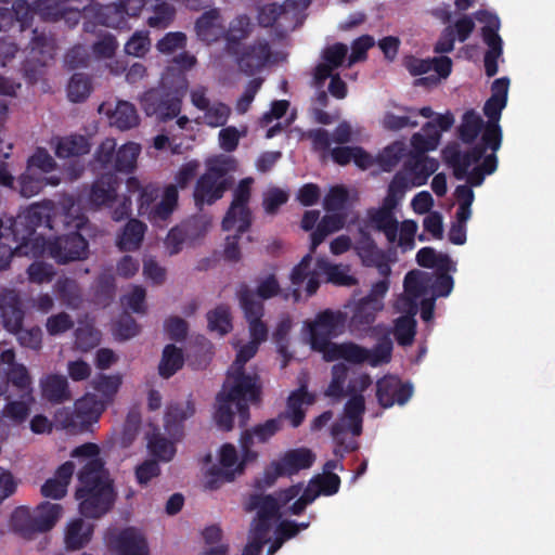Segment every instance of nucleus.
I'll return each mask as SVG.
<instances>
[{"label": "nucleus", "instance_id": "f257e3e1", "mask_svg": "<svg viewBox=\"0 0 555 555\" xmlns=\"http://www.w3.org/2000/svg\"><path fill=\"white\" fill-rule=\"evenodd\" d=\"M283 295L288 298V293H283L275 274L269 273L259 278L256 294L246 291L241 294L240 305L248 322L250 340L248 344L238 345L233 343L236 349V358L229 369L222 390L217 397L215 421L222 430H230L233 427L235 415L242 424L247 420V405L257 400L259 384L255 373H246L244 364L251 359L259 345L268 337V328L261 321L263 305L257 299H270Z\"/></svg>", "mask_w": 555, "mask_h": 555}, {"label": "nucleus", "instance_id": "f03ea898", "mask_svg": "<svg viewBox=\"0 0 555 555\" xmlns=\"http://www.w3.org/2000/svg\"><path fill=\"white\" fill-rule=\"evenodd\" d=\"M51 207L48 204L33 205L17 218L0 219V237L9 241L12 236L18 243L12 247L8 243L0 244V270L8 267L11 257L38 256L49 253L60 262L82 259L87 255V243L81 234L77 233L85 224V217L75 215L77 209L73 205L65 217L67 234L50 242V232L53 228L50 217Z\"/></svg>", "mask_w": 555, "mask_h": 555}, {"label": "nucleus", "instance_id": "7ed1b4c3", "mask_svg": "<svg viewBox=\"0 0 555 555\" xmlns=\"http://www.w3.org/2000/svg\"><path fill=\"white\" fill-rule=\"evenodd\" d=\"M344 323L345 320L340 312L324 311L314 321L305 324L312 349L320 352L325 361L345 360L353 364L367 362L371 366L376 367L391 360L392 343L389 338H385L373 349H366L353 343L330 341V337L343 333Z\"/></svg>", "mask_w": 555, "mask_h": 555}, {"label": "nucleus", "instance_id": "20e7f679", "mask_svg": "<svg viewBox=\"0 0 555 555\" xmlns=\"http://www.w3.org/2000/svg\"><path fill=\"white\" fill-rule=\"evenodd\" d=\"M508 86V79H496L492 83L491 98L486 102L483 107L485 115L488 117V122L486 124L482 140L487 142L491 149L490 154H486V151H482L478 157H474V163H470L468 159L469 157H465L463 162H457V152L454 146L446 147L442 151L443 159L447 164L452 166L454 176L457 179L466 178L474 186L480 185L485 176L494 172L496 169L495 153L500 149L502 141L499 120L501 113L507 103Z\"/></svg>", "mask_w": 555, "mask_h": 555}, {"label": "nucleus", "instance_id": "39448f33", "mask_svg": "<svg viewBox=\"0 0 555 555\" xmlns=\"http://www.w3.org/2000/svg\"><path fill=\"white\" fill-rule=\"evenodd\" d=\"M72 456L82 465L79 474V488L76 499L79 511L86 517H100L105 514L114 500V492L106 470L99 457L96 444L87 443L76 448Z\"/></svg>", "mask_w": 555, "mask_h": 555}, {"label": "nucleus", "instance_id": "423d86ee", "mask_svg": "<svg viewBox=\"0 0 555 555\" xmlns=\"http://www.w3.org/2000/svg\"><path fill=\"white\" fill-rule=\"evenodd\" d=\"M406 190H409V183L402 173H397L388 186L382 206L367 210L363 227L365 230L372 229L382 232L389 244L396 245L402 251L412 250L415 247V236L418 230L416 221L405 219L399 222L393 214V209Z\"/></svg>", "mask_w": 555, "mask_h": 555}, {"label": "nucleus", "instance_id": "0eeeda50", "mask_svg": "<svg viewBox=\"0 0 555 555\" xmlns=\"http://www.w3.org/2000/svg\"><path fill=\"white\" fill-rule=\"evenodd\" d=\"M418 116L429 120L420 132L412 135L411 144L418 153L434 151L439 145L441 132L450 129L454 122V118L450 112L435 114L428 106L418 111L393 106L385 111L379 122L386 130L399 131L404 128L416 127L418 125Z\"/></svg>", "mask_w": 555, "mask_h": 555}, {"label": "nucleus", "instance_id": "6e6552de", "mask_svg": "<svg viewBox=\"0 0 555 555\" xmlns=\"http://www.w3.org/2000/svg\"><path fill=\"white\" fill-rule=\"evenodd\" d=\"M313 254L309 251L292 270L289 278L294 300L300 299L301 292L307 296L313 295L320 286V275H324L326 282L339 286H352L357 283V279L350 274L349 266L331 263L325 258H320L314 268H311Z\"/></svg>", "mask_w": 555, "mask_h": 555}, {"label": "nucleus", "instance_id": "1a4fd4ad", "mask_svg": "<svg viewBox=\"0 0 555 555\" xmlns=\"http://www.w3.org/2000/svg\"><path fill=\"white\" fill-rule=\"evenodd\" d=\"M199 168L197 160H190L183 164L176 173V185L170 184L164 190L160 201L153 207L151 204L156 198V189L152 185L141 186L135 178L128 179V189L131 192H140V206L138 207L141 215H146L149 219L158 223L166 220L167 217L173 211L178 202L177 186L183 189L194 178Z\"/></svg>", "mask_w": 555, "mask_h": 555}, {"label": "nucleus", "instance_id": "9d476101", "mask_svg": "<svg viewBox=\"0 0 555 555\" xmlns=\"http://www.w3.org/2000/svg\"><path fill=\"white\" fill-rule=\"evenodd\" d=\"M339 467L338 461H328L324 466V473L312 478L307 486L294 485L278 493L282 504H289L287 511L292 514H300L307 505L311 504L319 495L335 494L340 485V479L332 470Z\"/></svg>", "mask_w": 555, "mask_h": 555}, {"label": "nucleus", "instance_id": "9b49d317", "mask_svg": "<svg viewBox=\"0 0 555 555\" xmlns=\"http://www.w3.org/2000/svg\"><path fill=\"white\" fill-rule=\"evenodd\" d=\"M246 457L235 446L223 443L214 454L205 457L202 473L206 489L216 490L227 482H232L243 474Z\"/></svg>", "mask_w": 555, "mask_h": 555}, {"label": "nucleus", "instance_id": "f8f14e48", "mask_svg": "<svg viewBox=\"0 0 555 555\" xmlns=\"http://www.w3.org/2000/svg\"><path fill=\"white\" fill-rule=\"evenodd\" d=\"M287 504L280 502V496L253 495L248 502V509L256 511L257 518L251 525L248 542L242 555H260L263 543L270 541L271 521L278 512Z\"/></svg>", "mask_w": 555, "mask_h": 555}, {"label": "nucleus", "instance_id": "ddd939ff", "mask_svg": "<svg viewBox=\"0 0 555 555\" xmlns=\"http://www.w3.org/2000/svg\"><path fill=\"white\" fill-rule=\"evenodd\" d=\"M236 160L227 155H217L206 160V172L197 180L194 199L197 206L210 205L221 198L228 186L224 176L235 170Z\"/></svg>", "mask_w": 555, "mask_h": 555}, {"label": "nucleus", "instance_id": "4468645a", "mask_svg": "<svg viewBox=\"0 0 555 555\" xmlns=\"http://www.w3.org/2000/svg\"><path fill=\"white\" fill-rule=\"evenodd\" d=\"M103 176L96 180L90 193V202L96 207H107L112 211L115 220H120L129 216L131 211V197L135 196L140 203V192H131L127 189V194L116 192L117 179L109 172L103 171ZM128 188V184L126 185Z\"/></svg>", "mask_w": 555, "mask_h": 555}, {"label": "nucleus", "instance_id": "2eb2a0df", "mask_svg": "<svg viewBox=\"0 0 555 555\" xmlns=\"http://www.w3.org/2000/svg\"><path fill=\"white\" fill-rule=\"evenodd\" d=\"M371 383V377L366 374L359 375L350 382L349 388L354 395L348 400L341 418L333 427L334 439L340 447L344 444V435L351 434L354 437L361 433L364 399L357 392L365 390Z\"/></svg>", "mask_w": 555, "mask_h": 555}, {"label": "nucleus", "instance_id": "dca6fc26", "mask_svg": "<svg viewBox=\"0 0 555 555\" xmlns=\"http://www.w3.org/2000/svg\"><path fill=\"white\" fill-rule=\"evenodd\" d=\"M422 276L421 273L409 272L404 279V293L395 302L396 311L403 315L395 321L393 335L402 346L411 345L415 336L416 304L411 301V295L415 296L416 284L421 282Z\"/></svg>", "mask_w": 555, "mask_h": 555}, {"label": "nucleus", "instance_id": "f3484780", "mask_svg": "<svg viewBox=\"0 0 555 555\" xmlns=\"http://www.w3.org/2000/svg\"><path fill=\"white\" fill-rule=\"evenodd\" d=\"M116 142L113 139H105L95 153L93 170L96 172L113 170L130 171L134 169L141 146L138 143L129 142L122 145L116 156L114 155Z\"/></svg>", "mask_w": 555, "mask_h": 555}, {"label": "nucleus", "instance_id": "a211bd4d", "mask_svg": "<svg viewBox=\"0 0 555 555\" xmlns=\"http://www.w3.org/2000/svg\"><path fill=\"white\" fill-rule=\"evenodd\" d=\"M63 508L56 503H44L37 507L34 515L25 508H18L13 514V528L23 538L31 539L36 532L50 530L61 518Z\"/></svg>", "mask_w": 555, "mask_h": 555}, {"label": "nucleus", "instance_id": "6ab92c4d", "mask_svg": "<svg viewBox=\"0 0 555 555\" xmlns=\"http://www.w3.org/2000/svg\"><path fill=\"white\" fill-rule=\"evenodd\" d=\"M315 459V454L308 448L291 449L267 467L263 475L264 483L270 486L279 477L293 476L302 469H308Z\"/></svg>", "mask_w": 555, "mask_h": 555}, {"label": "nucleus", "instance_id": "aec40b11", "mask_svg": "<svg viewBox=\"0 0 555 555\" xmlns=\"http://www.w3.org/2000/svg\"><path fill=\"white\" fill-rule=\"evenodd\" d=\"M188 88L184 77H179L178 85L175 89V96L166 99L160 90H151L141 98V106L146 115L156 116L160 120H167L176 117L181 109V96Z\"/></svg>", "mask_w": 555, "mask_h": 555}, {"label": "nucleus", "instance_id": "412c9836", "mask_svg": "<svg viewBox=\"0 0 555 555\" xmlns=\"http://www.w3.org/2000/svg\"><path fill=\"white\" fill-rule=\"evenodd\" d=\"M475 18L485 24L481 28L483 41L488 46L485 56V67L488 76H494L498 73V60L502 55V39L498 31L500 29L499 17L486 10L475 13Z\"/></svg>", "mask_w": 555, "mask_h": 555}, {"label": "nucleus", "instance_id": "4be33fe9", "mask_svg": "<svg viewBox=\"0 0 555 555\" xmlns=\"http://www.w3.org/2000/svg\"><path fill=\"white\" fill-rule=\"evenodd\" d=\"M251 178L243 179L234 191V198L227 212L222 228L224 231L245 232L250 223L247 202L250 196Z\"/></svg>", "mask_w": 555, "mask_h": 555}, {"label": "nucleus", "instance_id": "5701e85b", "mask_svg": "<svg viewBox=\"0 0 555 555\" xmlns=\"http://www.w3.org/2000/svg\"><path fill=\"white\" fill-rule=\"evenodd\" d=\"M304 14L294 10L289 2L284 4L268 3L258 12L259 24L263 27H275L281 33L295 29L304 22Z\"/></svg>", "mask_w": 555, "mask_h": 555}, {"label": "nucleus", "instance_id": "b1692460", "mask_svg": "<svg viewBox=\"0 0 555 555\" xmlns=\"http://www.w3.org/2000/svg\"><path fill=\"white\" fill-rule=\"evenodd\" d=\"M486 129L481 117L474 111L466 112L463 116L462 125L460 128L461 138L464 142H474L480 135V143L475 145L472 151L461 154L456 144L452 146L456 147V160L463 162L465 157H469V162L474 163V157H478L480 152L486 151V154L491 153V149L488 143L482 140V135ZM447 147H451L448 145Z\"/></svg>", "mask_w": 555, "mask_h": 555}, {"label": "nucleus", "instance_id": "393cba45", "mask_svg": "<svg viewBox=\"0 0 555 555\" xmlns=\"http://www.w3.org/2000/svg\"><path fill=\"white\" fill-rule=\"evenodd\" d=\"M384 309V302L371 300L367 297L360 299L350 319V330L358 336H376L385 328L382 325L372 326L376 315Z\"/></svg>", "mask_w": 555, "mask_h": 555}, {"label": "nucleus", "instance_id": "a878e982", "mask_svg": "<svg viewBox=\"0 0 555 555\" xmlns=\"http://www.w3.org/2000/svg\"><path fill=\"white\" fill-rule=\"evenodd\" d=\"M4 300H7V298H4ZM8 300L11 305L9 307H1L4 326L8 331L17 334V338L22 345L34 349L38 348L41 344V331L39 328L22 330L21 323L23 313L17 307L15 295L11 293Z\"/></svg>", "mask_w": 555, "mask_h": 555}, {"label": "nucleus", "instance_id": "bb28decb", "mask_svg": "<svg viewBox=\"0 0 555 555\" xmlns=\"http://www.w3.org/2000/svg\"><path fill=\"white\" fill-rule=\"evenodd\" d=\"M404 66L414 76L424 75L433 70L434 73L424 78V80L426 82L437 83L448 78L452 69V62L448 56L428 60L408 56L404 59Z\"/></svg>", "mask_w": 555, "mask_h": 555}, {"label": "nucleus", "instance_id": "cd10ccee", "mask_svg": "<svg viewBox=\"0 0 555 555\" xmlns=\"http://www.w3.org/2000/svg\"><path fill=\"white\" fill-rule=\"evenodd\" d=\"M108 124L119 130H129L140 124V116L135 106L128 101L106 102L99 107Z\"/></svg>", "mask_w": 555, "mask_h": 555}, {"label": "nucleus", "instance_id": "c85d7f7f", "mask_svg": "<svg viewBox=\"0 0 555 555\" xmlns=\"http://www.w3.org/2000/svg\"><path fill=\"white\" fill-rule=\"evenodd\" d=\"M109 547L118 555H147L149 545L143 533L134 528H128L107 541Z\"/></svg>", "mask_w": 555, "mask_h": 555}, {"label": "nucleus", "instance_id": "c756f323", "mask_svg": "<svg viewBox=\"0 0 555 555\" xmlns=\"http://www.w3.org/2000/svg\"><path fill=\"white\" fill-rule=\"evenodd\" d=\"M376 396L380 405L389 408L395 403L404 404L412 396V388L397 377L386 376L377 382Z\"/></svg>", "mask_w": 555, "mask_h": 555}, {"label": "nucleus", "instance_id": "7c9ffc66", "mask_svg": "<svg viewBox=\"0 0 555 555\" xmlns=\"http://www.w3.org/2000/svg\"><path fill=\"white\" fill-rule=\"evenodd\" d=\"M93 525L82 518L69 519L63 530V543L67 551H78L87 546L93 535Z\"/></svg>", "mask_w": 555, "mask_h": 555}, {"label": "nucleus", "instance_id": "2f4dec72", "mask_svg": "<svg viewBox=\"0 0 555 555\" xmlns=\"http://www.w3.org/2000/svg\"><path fill=\"white\" fill-rule=\"evenodd\" d=\"M74 406L82 431L98 422L100 415L106 409L104 403L98 399V396L90 392L76 400Z\"/></svg>", "mask_w": 555, "mask_h": 555}, {"label": "nucleus", "instance_id": "473e14b6", "mask_svg": "<svg viewBox=\"0 0 555 555\" xmlns=\"http://www.w3.org/2000/svg\"><path fill=\"white\" fill-rule=\"evenodd\" d=\"M312 402L313 397L305 388H300L289 395L286 409L279 417L281 421H289L293 427H297L305 418L307 406Z\"/></svg>", "mask_w": 555, "mask_h": 555}, {"label": "nucleus", "instance_id": "72a5a7b5", "mask_svg": "<svg viewBox=\"0 0 555 555\" xmlns=\"http://www.w3.org/2000/svg\"><path fill=\"white\" fill-rule=\"evenodd\" d=\"M74 464L66 462L59 467L54 477L48 479L41 487V492L46 498L54 500L61 499L66 494L67 486L74 474Z\"/></svg>", "mask_w": 555, "mask_h": 555}, {"label": "nucleus", "instance_id": "f704fd0d", "mask_svg": "<svg viewBox=\"0 0 555 555\" xmlns=\"http://www.w3.org/2000/svg\"><path fill=\"white\" fill-rule=\"evenodd\" d=\"M347 51V47L341 43H335L323 51L322 62L317 66L314 74L318 82H323L332 75L333 69L343 63Z\"/></svg>", "mask_w": 555, "mask_h": 555}, {"label": "nucleus", "instance_id": "c9c22d12", "mask_svg": "<svg viewBox=\"0 0 555 555\" xmlns=\"http://www.w3.org/2000/svg\"><path fill=\"white\" fill-rule=\"evenodd\" d=\"M198 38L207 43L217 41L224 34L221 16L217 10L204 13L196 22Z\"/></svg>", "mask_w": 555, "mask_h": 555}, {"label": "nucleus", "instance_id": "e433bc0d", "mask_svg": "<svg viewBox=\"0 0 555 555\" xmlns=\"http://www.w3.org/2000/svg\"><path fill=\"white\" fill-rule=\"evenodd\" d=\"M282 428L281 417L269 420L263 424H259L246 430L242 437L241 442L245 451L250 449L256 443H263L273 437Z\"/></svg>", "mask_w": 555, "mask_h": 555}, {"label": "nucleus", "instance_id": "4c0bfd02", "mask_svg": "<svg viewBox=\"0 0 555 555\" xmlns=\"http://www.w3.org/2000/svg\"><path fill=\"white\" fill-rule=\"evenodd\" d=\"M335 163L346 165L353 162L361 169H369L374 165V157L358 146H344L331 150Z\"/></svg>", "mask_w": 555, "mask_h": 555}, {"label": "nucleus", "instance_id": "58836bf2", "mask_svg": "<svg viewBox=\"0 0 555 555\" xmlns=\"http://www.w3.org/2000/svg\"><path fill=\"white\" fill-rule=\"evenodd\" d=\"M269 57L268 46L263 42H259L255 46L246 47L238 56L237 63L243 70L251 73L264 66Z\"/></svg>", "mask_w": 555, "mask_h": 555}, {"label": "nucleus", "instance_id": "ea45409f", "mask_svg": "<svg viewBox=\"0 0 555 555\" xmlns=\"http://www.w3.org/2000/svg\"><path fill=\"white\" fill-rule=\"evenodd\" d=\"M345 225V216L343 214H327L318 223V227L310 235V250L314 253L317 247L325 240V237L334 232L339 231Z\"/></svg>", "mask_w": 555, "mask_h": 555}, {"label": "nucleus", "instance_id": "a19ab883", "mask_svg": "<svg viewBox=\"0 0 555 555\" xmlns=\"http://www.w3.org/2000/svg\"><path fill=\"white\" fill-rule=\"evenodd\" d=\"M195 413L194 404L191 400H181L170 403L166 409L165 428L168 433H176L182 422L190 418Z\"/></svg>", "mask_w": 555, "mask_h": 555}, {"label": "nucleus", "instance_id": "79ce46f5", "mask_svg": "<svg viewBox=\"0 0 555 555\" xmlns=\"http://www.w3.org/2000/svg\"><path fill=\"white\" fill-rule=\"evenodd\" d=\"M121 384L122 376L120 374H101L91 382L93 389L99 393L98 399L102 401L105 406L113 402Z\"/></svg>", "mask_w": 555, "mask_h": 555}, {"label": "nucleus", "instance_id": "37998d69", "mask_svg": "<svg viewBox=\"0 0 555 555\" xmlns=\"http://www.w3.org/2000/svg\"><path fill=\"white\" fill-rule=\"evenodd\" d=\"M42 396L51 402H63L70 399L68 382L64 376L50 375L41 380Z\"/></svg>", "mask_w": 555, "mask_h": 555}, {"label": "nucleus", "instance_id": "c03bdc74", "mask_svg": "<svg viewBox=\"0 0 555 555\" xmlns=\"http://www.w3.org/2000/svg\"><path fill=\"white\" fill-rule=\"evenodd\" d=\"M413 272L421 273L423 276L421 282L416 284V291L415 296L411 295V301L416 304V307L421 306V315L422 319L426 322L430 321L433 319L434 313V301L436 298H434V294L427 293V285H428V276L425 274V272L414 270Z\"/></svg>", "mask_w": 555, "mask_h": 555}, {"label": "nucleus", "instance_id": "a18cd8bd", "mask_svg": "<svg viewBox=\"0 0 555 555\" xmlns=\"http://www.w3.org/2000/svg\"><path fill=\"white\" fill-rule=\"evenodd\" d=\"M438 168L439 163L437 159L427 156H421L415 160L414 165L411 167V180H408V178L404 175L402 176L409 183V189L413 186H422L426 184L428 177L435 173L438 170Z\"/></svg>", "mask_w": 555, "mask_h": 555}, {"label": "nucleus", "instance_id": "49530a36", "mask_svg": "<svg viewBox=\"0 0 555 555\" xmlns=\"http://www.w3.org/2000/svg\"><path fill=\"white\" fill-rule=\"evenodd\" d=\"M207 327L211 333L224 336L233 328L232 317L229 307L218 306L207 312Z\"/></svg>", "mask_w": 555, "mask_h": 555}, {"label": "nucleus", "instance_id": "de8ad7c7", "mask_svg": "<svg viewBox=\"0 0 555 555\" xmlns=\"http://www.w3.org/2000/svg\"><path fill=\"white\" fill-rule=\"evenodd\" d=\"M90 145L82 135H70L59 139L55 143V153L59 157L68 158L89 152Z\"/></svg>", "mask_w": 555, "mask_h": 555}, {"label": "nucleus", "instance_id": "09e8293b", "mask_svg": "<svg viewBox=\"0 0 555 555\" xmlns=\"http://www.w3.org/2000/svg\"><path fill=\"white\" fill-rule=\"evenodd\" d=\"M145 225L138 220H130L118 237L117 244L122 250H134L139 248L143 240Z\"/></svg>", "mask_w": 555, "mask_h": 555}, {"label": "nucleus", "instance_id": "8fccbe9b", "mask_svg": "<svg viewBox=\"0 0 555 555\" xmlns=\"http://www.w3.org/2000/svg\"><path fill=\"white\" fill-rule=\"evenodd\" d=\"M59 182L60 179L54 176H50L49 178H40L39 176L30 173L28 170H26L18 181L20 193L24 197H31L37 195L46 184L57 185Z\"/></svg>", "mask_w": 555, "mask_h": 555}, {"label": "nucleus", "instance_id": "3c124183", "mask_svg": "<svg viewBox=\"0 0 555 555\" xmlns=\"http://www.w3.org/2000/svg\"><path fill=\"white\" fill-rule=\"evenodd\" d=\"M405 153V144L396 141L386 146L376 158L374 157V164H378L382 170L389 171L399 164Z\"/></svg>", "mask_w": 555, "mask_h": 555}, {"label": "nucleus", "instance_id": "603ef678", "mask_svg": "<svg viewBox=\"0 0 555 555\" xmlns=\"http://www.w3.org/2000/svg\"><path fill=\"white\" fill-rule=\"evenodd\" d=\"M183 361L184 359L181 349L173 345L166 346L158 366L159 374L165 378L172 376L182 367Z\"/></svg>", "mask_w": 555, "mask_h": 555}, {"label": "nucleus", "instance_id": "864d4df0", "mask_svg": "<svg viewBox=\"0 0 555 555\" xmlns=\"http://www.w3.org/2000/svg\"><path fill=\"white\" fill-rule=\"evenodd\" d=\"M202 112L199 121L211 128L224 126L231 114L230 107L221 102H212Z\"/></svg>", "mask_w": 555, "mask_h": 555}, {"label": "nucleus", "instance_id": "5fc2aeb1", "mask_svg": "<svg viewBox=\"0 0 555 555\" xmlns=\"http://www.w3.org/2000/svg\"><path fill=\"white\" fill-rule=\"evenodd\" d=\"M365 231L366 230L363 228L360 229V232L363 234V237L356 243L354 250L362 260L363 264H377V261L382 260L383 253L376 246L373 240L365 236Z\"/></svg>", "mask_w": 555, "mask_h": 555}, {"label": "nucleus", "instance_id": "6e6d98bb", "mask_svg": "<svg viewBox=\"0 0 555 555\" xmlns=\"http://www.w3.org/2000/svg\"><path fill=\"white\" fill-rule=\"evenodd\" d=\"M416 261L420 266L426 268H437L440 270H450V258L441 253H437L431 247H423L416 254Z\"/></svg>", "mask_w": 555, "mask_h": 555}, {"label": "nucleus", "instance_id": "4d7b16f0", "mask_svg": "<svg viewBox=\"0 0 555 555\" xmlns=\"http://www.w3.org/2000/svg\"><path fill=\"white\" fill-rule=\"evenodd\" d=\"M54 166L53 158L44 150L39 149L29 157L26 170L40 178H48L47 175L54 169Z\"/></svg>", "mask_w": 555, "mask_h": 555}, {"label": "nucleus", "instance_id": "13d9d810", "mask_svg": "<svg viewBox=\"0 0 555 555\" xmlns=\"http://www.w3.org/2000/svg\"><path fill=\"white\" fill-rule=\"evenodd\" d=\"M34 401L30 392H26L22 396L21 400L9 402L3 409V415L16 423H21L28 416Z\"/></svg>", "mask_w": 555, "mask_h": 555}, {"label": "nucleus", "instance_id": "bf43d9fd", "mask_svg": "<svg viewBox=\"0 0 555 555\" xmlns=\"http://www.w3.org/2000/svg\"><path fill=\"white\" fill-rule=\"evenodd\" d=\"M56 4L55 0H46V1H38L36 3V10L39 12V14L47 20H57L61 16H64L67 23L70 25H75L78 23L80 13L78 11H66L64 13H61L59 10H54V5Z\"/></svg>", "mask_w": 555, "mask_h": 555}, {"label": "nucleus", "instance_id": "052dcab7", "mask_svg": "<svg viewBox=\"0 0 555 555\" xmlns=\"http://www.w3.org/2000/svg\"><path fill=\"white\" fill-rule=\"evenodd\" d=\"M455 196L459 203V209L456 212L457 223L465 225L472 216L470 206L475 197L474 192L467 185H460L455 190Z\"/></svg>", "mask_w": 555, "mask_h": 555}, {"label": "nucleus", "instance_id": "680f3d73", "mask_svg": "<svg viewBox=\"0 0 555 555\" xmlns=\"http://www.w3.org/2000/svg\"><path fill=\"white\" fill-rule=\"evenodd\" d=\"M151 49L147 31H135L125 44V52L134 57H143Z\"/></svg>", "mask_w": 555, "mask_h": 555}, {"label": "nucleus", "instance_id": "e2e57ef3", "mask_svg": "<svg viewBox=\"0 0 555 555\" xmlns=\"http://www.w3.org/2000/svg\"><path fill=\"white\" fill-rule=\"evenodd\" d=\"M247 134V128H236L229 126L222 128L218 134V142L221 150L225 152H233L236 150L238 142Z\"/></svg>", "mask_w": 555, "mask_h": 555}, {"label": "nucleus", "instance_id": "0e129e2a", "mask_svg": "<svg viewBox=\"0 0 555 555\" xmlns=\"http://www.w3.org/2000/svg\"><path fill=\"white\" fill-rule=\"evenodd\" d=\"M308 524L297 526L293 522L283 521L276 527L274 533L275 539L268 550V555H273L283 544V542L294 537L299 530L306 529Z\"/></svg>", "mask_w": 555, "mask_h": 555}, {"label": "nucleus", "instance_id": "69168bd1", "mask_svg": "<svg viewBox=\"0 0 555 555\" xmlns=\"http://www.w3.org/2000/svg\"><path fill=\"white\" fill-rule=\"evenodd\" d=\"M250 29V22L246 16L236 17L229 26L228 30L224 31L223 37L227 41L229 49H232V44L238 42L245 38Z\"/></svg>", "mask_w": 555, "mask_h": 555}, {"label": "nucleus", "instance_id": "338daca9", "mask_svg": "<svg viewBox=\"0 0 555 555\" xmlns=\"http://www.w3.org/2000/svg\"><path fill=\"white\" fill-rule=\"evenodd\" d=\"M195 227H196L195 224L188 225L185 231L177 228V229H172L168 233L167 238L165 241V245L170 255H175L181 250L182 245L186 237L190 240L195 238V235H194Z\"/></svg>", "mask_w": 555, "mask_h": 555}, {"label": "nucleus", "instance_id": "774afa93", "mask_svg": "<svg viewBox=\"0 0 555 555\" xmlns=\"http://www.w3.org/2000/svg\"><path fill=\"white\" fill-rule=\"evenodd\" d=\"M147 447L150 451L162 461H170L176 454L173 443L160 437L158 434L149 438Z\"/></svg>", "mask_w": 555, "mask_h": 555}]
</instances>
